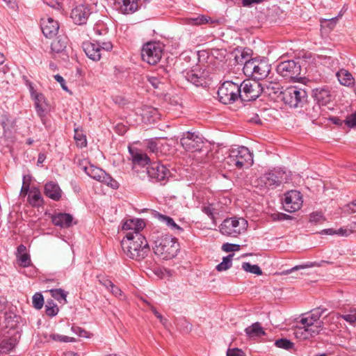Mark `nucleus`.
<instances>
[{"label":"nucleus","instance_id":"29","mask_svg":"<svg viewBox=\"0 0 356 356\" xmlns=\"http://www.w3.org/2000/svg\"><path fill=\"white\" fill-rule=\"evenodd\" d=\"M82 169L89 177L99 181L102 176L105 175L104 170L92 165H89L88 166L84 165Z\"/></svg>","mask_w":356,"mask_h":356},{"label":"nucleus","instance_id":"46","mask_svg":"<svg viewBox=\"0 0 356 356\" xmlns=\"http://www.w3.org/2000/svg\"><path fill=\"white\" fill-rule=\"evenodd\" d=\"M49 338L55 341H60V342H74L76 341L75 338L70 337L65 335H60L58 334H51L49 335Z\"/></svg>","mask_w":356,"mask_h":356},{"label":"nucleus","instance_id":"7","mask_svg":"<svg viewBox=\"0 0 356 356\" xmlns=\"http://www.w3.org/2000/svg\"><path fill=\"white\" fill-rule=\"evenodd\" d=\"M248 225V221L245 218L232 217L225 219L219 228L222 234L236 237L246 231Z\"/></svg>","mask_w":356,"mask_h":356},{"label":"nucleus","instance_id":"35","mask_svg":"<svg viewBox=\"0 0 356 356\" xmlns=\"http://www.w3.org/2000/svg\"><path fill=\"white\" fill-rule=\"evenodd\" d=\"M66 47V41L62 38H57L51 44L52 51L56 53L62 52Z\"/></svg>","mask_w":356,"mask_h":356},{"label":"nucleus","instance_id":"55","mask_svg":"<svg viewBox=\"0 0 356 356\" xmlns=\"http://www.w3.org/2000/svg\"><path fill=\"white\" fill-rule=\"evenodd\" d=\"M290 218L289 215L282 213H274L270 215V218L273 221H282Z\"/></svg>","mask_w":356,"mask_h":356},{"label":"nucleus","instance_id":"44","mask_svg":"<svg viewBox=\"0 0 356 356\" xmlns=\"http://www.w3.org/2000/svg\"><path fill=\"white\" fill-rule=\"evenodd\" d=\"M325 310V309L317 307L312 309L309 314H307V316H309L314 322L317 323V322H321L319 319Z\"/></svg>","mask_w":356,"mask_h":356},{"label":"nucleus","instance_id":"62","mask_svg":"<svg viewBox=\"0 0 356 356\" xmlns=\"http://www.w3.org/2000/svg\"><path fill=\"white\" fill-rule=\"evenodd\" d=\"M99 282L108 290L114 284L110 280L105 277H103L102 279L99 280Z\"/></svg>","mask_w":356,"mask_h":356},{"label":"nucleus","instance_id":"61","mask_svg":"<svg viewBox=\"0 0 356 356\" xmlns=\"http://www.w3.org/2000/svg\"><path fill=\"white\" fill-rule=\"evenodd\" d=\"M147 304L150 306V309L152 311V312L154 313V314L156 316V317L159 319L160 322L162 324H164L166 322V319H165L162 316V315L160 313H159L157 312V310L153 306L150 305L149 303H147Z\"/></svg>","mask_w":356,"mask_h":356},{"label":"nucleus","instance_id":"27","mask_svg":"<svg viewBox=\"0 0 356 356\" xmlns=\"http://www.w3.org/2000/svg\"><path fill=\"white\" fill-rule=\"evenodd\" d=\"M141 115L144 120L149 123L156 122L160 118L158 110L154 107L146 106L143 108Z\"/></svg>","mask_w":356,"mask_h":356},{"label":"nucleus","instance_id":"56","mask_svg":"<svg viewBox=\"0 0 356 356\" xmlns=\"http://www.w3.org/2000/svg\"><path fill=\"white\" fill-rule=\"evenodd\" d=\"M227 356H245V354L241 349L229 348L227 351Z\"/></svg>","mask_w":356,"mask_h":356},{"label":"nucleus","instance_id":"16","mask_svg":"<svg viewBox=\"0 0 356 356\" xmlns=\"http://www.w3.org/2000/svg\"><path fill=\"white\" fill-rule=\"evenodd\" d=\"M20 339V334L15 332L11 336L4 337L0 339V353L7 355L15 350Z\"/></svg>","mask_w":356,"mask_h":356},{"label":"nucleus","instance_id":"28","mask_svg":"<svg viewBox=\"0 0 356 356\" xmlns=\"http://www.w3.org/2000/svg\"><path fill=\"white\" fill-rule=\"evenodd\" d=\"M337 79L341 84L350 86L354 83V79L352 74L345 69H341L336 74Z\"/></svg>","mask_w":356,"mask_h":356},{"label":"nucleus","instance_id":"49","mask_svg":"<svg viewBox=\"0 0 356 356\" xmlns=\"http://www.w3.org/2000/svg\"><path fill=\"white\" fill-rule=\"evenodd\" d=\"M309 220L315 224H321L324 221V218L321 213L316 212L310 215Z\"/></svg>","mask_w":356,"mask_h":356},{"label":"nucleus","instance_id":"33","mask_svg":"<svg viewBox=\"0 0 356 356\" xmlns=\"http://www.w3.org/2000/svg\"><path fill=\"white\" fill-rule=\"evenodd\" d=\"M146 147L149 153L155 154L156 156H159L160 154H163L162 147H164V145L161 144L159 141L150 139L147 141Z\"/></svg>","mask_w":356,"mask_h":356},{"label":"nucleus","instance_id":"21","mask_svg":"<svg viewBox=\"0 0 356 356\" xmlns=\"http://www.w3.org/2000/svg\"><path fill=\"white\" fill-rule=\"evenodd\" d=\"M83 51L86 56L94 61H98L102 57V49L97 43L86 42L83 44Z\"/></svg>","mask_w":356,"mask_h":356},{"label":"nucleus","instance_id":"37","mask_svg":"<svg viewBox=\"0 0 356 356\" xmlns=\"http://www.w3.org/2000/svg\"><path fill=\"white\" fill-rule=\"evenodd\" d=\"M234 255V254L232 253L223 257L222 262L216 266V270L218 271H223L229 269L232 266Z\"/></svg>","mask_w":356,"mask_h":356},{"label":"nucleus","instance_id":"11","mask_svg":"<svg viewBox=\"0 0 356 356\" xmlns=\"http://www.w3.org/2000/svg\"><path fill=\"white\" fill-rule=\"evenodd\" d=\"M161 55V44L156 42H147L143 45L141 50L143 60L150 65L156 64L160 60Z\"/></svg>","mask_w":356,"mask_h":356},{"label":"nucleus","instance_id":"1","mask_svg":"<svg viewBox=\"0 0 356 356\" xmlns=\"http://www.w3.org/2000/svg\"><path fill=\"white\" fill-rule=\"evenodd\" d=\"M145 226L141 219L127 220L122 225V229L127 231L121 241L122 250L127 257L137 261L144 259L150 252L147 239L140 232Z\"/></svg>","mask_w":356,"mask_h":356},{"label":"nucleus","instance_id":"54","mask_svg":"<svg viewBox=\"0 0 356 356\" xmlns=\"http://www.w3.org/2000/svg\"><path fill=\"white\" fill-rule=\"evenodd\" d=\"M215 210V208L211 204L204 205L202 208V211L213 220H214V213H216Z\"/></svg>","mask_w":356,"mask_h":356},{"label":"nucleus","instance_id":"36","mask_svg":"<svg viewBox=\"0 0 356 356\" xmlns=\"http://www.w3.org/2000/svg\"><path fill=\"white\" fill-rule=\"evenodd\" d=\"M93 30L97 37H106L108 33V28L103 22H97L94 26Z\"/></svg>","mask_w":356,"mask_h":356},{"label":"nucleus","instance_id":"42","mask_svg":"<svg viewBox=\"0 0 356 356\" xmlns=\"http://www.w3.org/2000/svg\"><path fill=\"white\" fill-rule=\"evenodd\" d=\"M51 296L58 301L64 300V303L67 302L66 297L67 293L62 289H56L50 290Z\"/></svg>","mask_w":356,"mask_h":356},{"label":"nucleus","instance_id":"58","mask_svg":"<svg viewBox=\"0 0 356 356\" xmlns=\"http://www.w3.org/2000/svg\"><path fill=\"white\" fill-rule=\"evenodd\" d=\"M71 330L76 334L81 337H87V332L81 327L77 326H72Z\"/></svg>","mask_w":356,"mask_h":356},{"label":"nucleus","instance_id":"47","mask_svg":"<svg viewBox=\"0 0 356 356\" xmlns=\"http://www.w3.org/2000/svg\"><path fill=\"white\" fill-rule=\"evenodd\" d=\"M33 307L37 309H40L43 307L44 305V298L41 293H37L33 296Z\"/></svg>","mask_w":356,"mask_h":356},{"label":"nucleus","instance_id":"34","mask_svg":"<svg viewBox=\"0 0 356 356\" xmlns=\"http://www.w3.org/2000/svg\"><path fill=\"white\" fill-rule=\"evenodd\" d=\"M323 323L317 322L314 323L312 325H310L305 328V338H308L309 337H314L319 334L321 330H322Z\"/></svg>","mask_w":356,"mask_h":356},{"label":"nucleus","instance_id":"43","mask_svg":"<svg viewBox=\"0 0 356 356\" xmlns=\"http://www.w3.org/2000/svg\"><path fill=\"white\" fill-rule=\"evenodd\" d=\"M159 219L161 220L162 222H165L168 227H171L174 229H177L179 231H182V228H181L179 225H177L174 220L169 217L164 215L159 214Z\"/></svg>","mask_w":356,"mask_h":356},{"label":"nucleus","instance_id":"32","mask_svg":"<svg viewBox=\"0 0 356 356\" xmlns=\"http://www.w3.org/2000/svg\"><path fill=\"white\" fill-rule=\"evenodd\" d=\"M245 332L250 338H255L265 334L259 323H254L245 328Z\"/></svg>","mask_w":356,"mask_h":356},{"label":"nucleus","instance_id":"8","mask_svg":"<svg viewBox=\"0 0 356 356\" xmlns=\"http://www.w3.org/2000/svg\"><path fill=\"white\" fill-rule=\"evenodd\" d=\"M240 96V86L238 82L232 81H225L218 90L219 101L224 104H232Z\"/></svg>","mask_w":356,"mask_h":356},{"label":"nucleus","instance_id":"19","mask_svg":"<svg viewBox=\"0 0 356 356\" xmlns=\"http://www.w3.org/2000/svg\"><path fill=\"white\" fill-rule=\"evenodd\" d=\"M281 183L282 180L273 172L265 173L257 179V185L266 188H275Z\"/></svg>","mask_w":356,"mask_h":356},{"label":"nucleus","instance_id":"14","mask_svg":"<svg viewBox=\"0 0 356 356\" xmlns=\"http://www.w3.org/2000/svg\"><path fill=\"white\" fill-rule=\"evenodd\" d=\"M302 197L298 191H291L285 194L284 200V209L292 213L300 209L302 205Z\"/></svg>","mask_w":356,"mask_h":356},{"label":"nucleus","instance_id":"50","mask_svg":"<svg viewBox=\"0 0 356 356\" xmlns=\"http://www.w3.org/2000/svg\"><path fill=\"white\" fill-rule=\"evenodd\" d=\"M19 264L21 266L27 267L31 264V259L28 254L24 253L18 257Z\"/></svg>","mask_w":356,"mask_h":356},{"label":"nucleus","instance_id":"64","mask_svg":"<svg viewBox=\"0 0 356 356\" xmlns=\"http://www.w3.org/2000/svg\"><path fill=\"white\" fill-rule=\"evenodd\" d=\"M148 81L155 88H157L159 87V81L157 77L149 76L148 77Z\"/></svg>","mask_w":356,"mask_h":356},{"label":"nucleus","instance_id":"4","mask_svg":"<svg viewBox=\"0 0 356 356\" xmlns=\"http://www.w3.org/2000/svg\"><path fill=\"white\" fill-rule=\"evenodd\" d=\"M224 167L227 164L229 168L236 167L241 169L249 167L253 163V156L246 147L241 146L237 149H232L229 154L224 159Z\"/></svg>","mask_w":356,"mask_h":356},{"label":"nucleus","instance_id":"38","mask_svg":"<svg viewBox=\"0 0 356 356\" xmlns=\"http://www.w3.org/2000/svg\"><path fill=\"white\" fill-rule=\"evenodd\" d=\"M242 268L246 272L251 273L257 275H261L262 274V270L258 265H252L249 262H243L242 264Z\"/></svg>","mask_w":356,"mask_h":356},{"label":"nucleus","instance_id":"20","mask_svg":"<svg viewBox=\"0 0 356 356\" xmlns=\"http://www.w3.org/2000/svg\"><path fill=\"white\" fill-rule=\"evenodd\" d=\"M115 5L123 14H130L137 10L138 0H115Z\"/></svg>","mask_w":356,"mask_h":356},{"label":"nucleus","instance_id":"39","mask_svg":"<svg viewBox=\"0 0 356 356\" xmlns=\"http://www.w3.org/2000/svg\"><path fill=\"white\" fill-rule=\"evenodd\" d=\"M100 182H102L107 186H110L112 188H118L119 187L118 182L114 179L110 175L107 174L105 172V175L102 176V178L99 180Z\"/></svg>","mask_w":356,"mask_h":356},{"label":"nucleus","instance_id":"59","mask_svg":"<svg viewBox=\"0 0 356 356\" xmlns=\"http://www.w3.org/2000/svg\"><path fill=\"white\" fill-rule=\"evenodd\" d=\"M300 323L304 325V328H307V327L312 325L315 322H314L309 316H307L306 317H303L300 320Z\"/></svg>","mask_w":356,"mask_h":356},{"label":"nucleus","instance_id":"3","mask_svg":"<svg viewBox=\"0 0 356 356\" xmlns=\"http://www.w3.org/2000/svg\"><path fill=\"white\" fill-rule=\"evenodd\" d=\"M154 253L163 259L174 258L179 251V244L175 238L169 235L154 236Z\"/></svg>","mask_w":356,"mask_h":356},{"label":"nucleus","instance_id":"41","mask_svg":"<svg viewBox=\"0 0 356 356\" xmlns=\"http://www.w3.org/2000/svg\"><path fill=\"white\" fill-rule=\"evenodd\" d=\"M275 344L277 347L290 350L293 349L294 344L287 339H280L275 341Z\"/></svg>","mask_w":356,"mask_h":356},{"label":"nucleus","instance_id":"12","mask_svg":"<svg viewBox=\"0 0 356 356\" xmlns=\"http://www.w3.org/2000/svg\"><path fill=\"white\" fill-rule=\"evenodd\" d=\"M149 177L156 181H165L170 176L169 169L160 162H153L147 168Z\"/></svg>","mask_w":356,"mask_h":356},{"label":"nucleus","instance_id":"48","mask_svg":"<svg viewBox=\"0 0 356 356\" xmlns=\"http://www.w3.org/2000/svg\"><path fill=\"white\" fill-rule=\"evenodd\" d=\"M30 181V179H27L26 176L23 177V184L20 191V195L22 197H25L27 194L29 195L30 191V183L28 181Z\"/></svg>","mask_w":356,"mask_h":356},{"label":"nucleus","instance_id":"26","mask_svg":"<svg viewBox=\"0 0 356 356\" xmlns=\"http://www.w3.org/2000/svg\"><path fill=\"white\" fill-rule=\"evenodd\" d=\"M28 202L33 207H40L44 204L43 197L38 188H32L28 195Z\"/></svg>","mask_w":356,"mask_h":356},{"label":"nucleus","instance_id":"57","mask_svg":"<svg viewBox=\"0 0 356 356\" xmlns=\"http://www.w3.org/2000/svg\"><path fill=\"white\" fill-rule=\"evenodd\" d=\"M54 79L60 84V86L63 90L68 92L70 94L72 93L68 89L67 86H66L65 81L62 76H60V74H56L54 76Z\"/></svg>","mask_w":356,"mask_h":356},{"label":"nucleus","instance_id":"52","mask_svg":"<svg viewBox=\"0 0 356 356\" xmlns=\"http://www.w3.org/2000/svg\"><path fill=\"white\" fill-rule=\"evenodd\" d=\"M343 122L350 128H356V112L348 115Z\"/></svg>","mask_w":356,"mask_h":356},{"label":"nucleus","instance_id":"18","mask_svg":"<svg viewBox=\"0 0 356 356\" xmlns=\"http://www.w3.org/2000/svg\"><path fill=\"white\" fill-rule=\"evenodd\" d=\"M59 25L51 17L43 18L41 21V30L46 38H53L58 33Z\"/></svg>","mask_w":356,"mask_h":356},{"label":"nucleus","instance_id":"17","mask_svg":"<svg viewBox=\"0 0 356 356\" xmlns=\"http://www.w3.org/2000/svg\"><path fill=\"white\" fill-rule=\"evenodd\" d=\"M312 97L318 105L325 106L332 99V95L327 86L314 88L312 90Z\"/></svg>","mask_w":356,"mask_h":356},{"label":"nucleus","instance_id":"22","mask_svg":"<svg viewBox=\"0 0 356 356\" xmlns=\"http://www.w3.org/2000/svg\"><path fill=\"white\" fill-rule=\"evenodd\" d=\"M72 220V216L66 213H58L51 217L53 224L60 228H68L71 227Z\"/></svg>","mask_w":356,"mask_h":356},{"label":"nucleus","instance_id":"2","mask_svg":"<svg viewBox=\"0 0 356 356\" xmlns=\"http://www.w3.org/2000/svg\"><path fill=\"white\" fill-rule=\"evenodd\" d=\"M244 54L241 53L240 56L236 55L235 60L236 63L243 64V71L246 76H251L254 80H261L268 76L270 72V65L266 60L250 59L245 60Z\"/></svg>","mask_w":356,"mask_h":356},{"label":"nucleus","instance_id":"60","mask_svg":"<svg viewBox=\"0 0 356 356\" xmlns=\"http://www.w3.org/2000/svg\"><path fill=\"white\" fill-rule=\"evenodd\" d=\"M109 290L115 296L118 298H120L122 296L121 289L115 284H113Z\"/></svg>","mask_w":356,"mask_h":356},{"label":"nucleus","instance_id":"24","mask_svg":"<svg viewBox=\"0 0 356 356\" xmlns=\"http://www.w3.org/2000/svg\"><path fill=\"white\" fill-rule=\"evenodd\" d=\"M315 60L314 56L309 52H304L301 56H299L296 58V63H300V71L302 72L303 70L306 71V72L310 73L313 70L314 67V61Z\"/></svg>","mask_w":356,"mask_h":356},{"label":"nucleus","instance_id":"30","mask_svg":"<svg viewBox=\"0 0 356 356\" xmlns=\"http://www.w3.org/2000/svg\"><path fill=\"white\" fill-rule=\"evenodd\" d=\"M329 318L332 321H338L340 318L344 319L346 321L350 324L356 322V308L351 309L348 314L339 315L338 314H329Z\"/></svg>","mask_w":356,"mask_h":356},{"label":"nucleus","instance_id":"9","mask_svg":"<svg viewBox=\"0 0 356 356\" xmlns=\"http://www.w3.org/2000/svg\"><path fill=\"white\" fill-rule=\"evenodd\" d=\"M301 63V62L300 63H296V60L280 62L277 65V72L289 81H300L302 79V76H300Z\"/></svg>","mask_w":356,"mask_h":356},{"label":"nucleus","instance_id":"53","mask_svg":"<svg viewBox=\"0 0 356 356\" xmlns=\"http://www.w3.org/2000/svg\"><path fill=\"white\" fill-rule=\"evenodd\" d=\"M74 140H76V143L79 147H83L86 146V139L83 134H79L76 131L74 135Z\"/></svg>","mask_w":356,"mask_h":356},{"label":"nucleus","instance_id":"13","mask_svg":"<svg viewBox=\"0 0 356 356\" xmlns=\"http://www.w3.org/2000/svg\"><path fill=\"white\" fill-rule=\"evenodd\" d=\"M181 146L188 152L200 151L202 147V138L195 133L186 132L180 140Z\"/></svg>","mask_w":356,"mask_h":356},{"label":"nucleus","instance_id":"5","mask_svg":"<svg viewBox=\"0 0 356 356\" xmlns=\"http://www.w3.org/2000/svg\"><path fill=\"white\" fill-rule=\"evenodd\" d=\"M281 98L290 108H299L306 105L308 95L305 89L292 86L281 92Z\"/></svg>","mask_w":356,"mask_h":356},{"label":"nucleus","instance_id":"63","mask_svg":"<svg viewBox=\"0 0 356 356\" xmlns=\"http://www.w3.org/2000/svg\"><path fill=\"white\" fill-rule=\"evenodd\" d=\"M313 266V265L311 264H306V265H300V266H296L295 267L289 269V270H286L285 272V274H289L291 273H292L293 270H300V269H303V268H307V267H312Z\"/></svg>","mask_w":356,"mask_h":356},{"label":"nucleus","instance_id":"15","mask_svg":"<svg viewBox=\"0 0 356 356\" xmlns=\"http://www.w3.org/2000/svg\"><path fill=\"white\" fill-rule=\"evenodd\" d=\"M91 14L88 6L81 4L74 8L70 13V17L74 24L78 25L85 24Z\"/></svg>","mask_w":356,"mask_h":356},{"label":"nucleus","instance_id":"45","mask_svg":"<svg viewBox=\"0 0 356 356\" xmlns=\"http://www.w3.org/2000/svg\"><path fill=\"white\" fill-rule=\"evenodd\" d=\"M96 43L99 47V48L102 49V51H108L113 49L112 42L109 40H107L106 38L104 39H101V38L97 39Z\"/></svg>","mask_w":356,"mask_h":356},{"label":"nucleus","instance_id":"10","mask_svg":"<svg viewBox=\"0 0 356 356\" xmlns=\"http://www.w3.org/2000/svg\"><path fill=\"white\" fill-rule=\"evenodd\" d=\"M239 99L243 102H250L258 98L264 90L262 85L256 80L247 79L239 83Z\"/></svg>","mask_w":356,"mask_h":356},{"label":"nucleus","instance_id":"23","mask_svg":"<svg viewBox=\"0 0 356 356\" xmlns=\"http://www.w3.org/2000/svg\"><path fill=\"white\" fill-rule=\"evenodd\" d=\"M129 152L134 165L145 166L150 161V158L145 153L136 148L129 147Z\"/></svg>","mask_w":356,"mask_h":356},{"label":"nucleus","instance_id":"40","mask_svg":"<svg viewBox=\"0 0 356 356\" xmlns=\"http://www.w3.org/2000/svg\"><path fill=\"white\" fill-rule=\"evenodd\" d=\"M46 314L49 316H54L58 312V307L53 300H48L45 305Z\"/></svg>","mask_w":356,"mask_h":356},{"label":"nucleus","instance_id":"51","mask_svg":"<svg viewBox=\"0 0 356 356\" xmlns=\"http://www.w3.org/2000/svg\"><path fill=\"white\" fill-rule=\"evenodd\" d=\"M222 250L226 252L238 251L240 250V245L238 244L226 243L222 245Z\"/></svg>","mask_w":356,"mask_h":356},{"label":"nucleus","instance_id":"31","mask_svg":"<svg viewBox=\"0 0 356 356\" xmlns=\"http://www.w3.org/2000/svg\"><path fill=\"white\" fill-rule=\"evenodd\" d=\"M35 107L38 115L42 117L45 113L46 102L44 96L41 93H36L34 96Z\"/></svg>","mask_w":356,"mask_h":356},{"label":"nucleus","instance_id":"6","mask_svg":"<svg viewBox=\"0 0 356 356\" xmlns=\"http://www.w3.org/2000/svg\"><path fill=\"white\" fill-rule=\"evenodd\" d=\"M182 76L196 87L206 88L210 84L211 78L209 72L200 65L186 69L182 72Z\"/></svg>","mask_w":356,"mask_h":356},{"label":"nucleus","instance_id":"25","mask_svg":"<svg viewBox=\"0 0 356 356\" xmlns=\"http://www.w3.org/2000/svg\"><path fill=\"white\" fill-rule=\"evenodd\" d=\"M44 194L54 201H58L62 195V191L58 184L49 181L44 185Z\"/></svg>","mask_w":356,"mask_h":356}]
</instances>
